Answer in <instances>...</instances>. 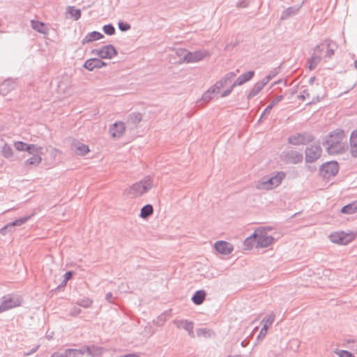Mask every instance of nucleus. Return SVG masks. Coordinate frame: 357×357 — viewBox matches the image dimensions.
I'll return each instance as SVG.
<instances>
[{"label":"nucleus","instance_id":"obj_1","mask_svg":"<svg viewBox=\"0 0 357 357\" xmlns=\"http://www.w3.org/2000/svg\"><path fill=\"white\" fill-rule=\"evenodd\" d=\"M345 139L346 134L342 129L337 128L329 132L323 141L327 153L335 155L344 153L348 147Z\"/></svg>","mask_w":357,"mask_h":357},{"label":"nucleus","instance_id":"obj_2","mask_svg":"<svg viewBox=\"0 0 357 357\" xmlns=\"http://www.w3.org/2000/svg\"><path fill=\"white\" fill-rule=\"evenodd\" d=\"M152 186V180L151 178L146 177L125 190L124 193L130 198H136L142 196L149 190L151 189Z\"/></svg>","mask_w":357,"mask_h":357},{"label":"nucleus","instance_id":"obj_3","mask_svg":"<svg viewBox=\"0 0 357 357\" xmlns=\"http://www.w3.org/2000/svg\"><path fill=\"white\" fill-rule=\"evenodd\" d=\"M286 176V173L284 172H278L276 174L268 178H264L261 181H259L256 185V188L258 190H272L278 186H279L284 178Z\"/></svg>","mask_w":357,"mask_h":357},{"label":"nucleus","instance_id":"obj_4","mask_svg":"<svg viewBox=\"0 0 357 357\" xmlns=\"http://www.w3.org/2000/svg\"><path fill=\"white\" fill-rule=\"evenodd\" d=\"M270 230L271 228L268 227H259L255 229V233H257L256 248H267L274 242V237L268 235V231Z\"/></svg>","mask_w":357,"mask_h":357},{"label":"nucleus","instance_id":"obj_5","mask_svg":"<svg viewBox=\"0 0 357 357\" xmlns=\"http://www.w3.org/2000/svg\"><path fill=\"white\" fill-rule=\"evenodd\" d=\"M314 140V136L308 132H298L287 138V142L294 146L310 144Z\"/></svg>","mask_w":357,"mask_h":357},{"label":"nucleus","instance_id":"obj_6","mask_svg":"<svg viewBox=\"0 0 357 357\" xmlns=\"http://www.w3.org/2000/svg\"><path fill=\"white\" fill-rule=\"evenodd\" d=\"M319 175L324 178H330L336 176L339 172V164L335 160L323 163L319 169Z\"/></svg>","mask_w":357,"mask_h":357},{"label":"nucleus","instance_id":"obj_7","mask_svg":"<svg viewBox=\"0 0 357 357\" xmlns=\"http://www.w3.org/2000/svg\"><path fill=\"white\" fill-rule=\"evenodd\" d=\"M356 237L353 233H345L343 231H335L329 236V239L332 243L338 245H347L351 242Z\"/></svg>","mask_w":357,"mask_h":357},{"label":"nucleus","instance_id":"obj_8","mask_svg":"<svg viewBox=\"0 0 357 357\" xmlns=\"http://www.w3.org/2000/svg\"><path fill=\"white\" fill-rule=\"evenodd\" d=\"M280 158L287 164L296 165L303 160V153L296 150H284L282 152Z\"/></svg>","mask_w":357,"mask_h":357},{"label":"nucleus","instance_id":"obj_9","mask_svg":"<svg viewBox=\"0 0 357 357\" xmlns=\"http://www.w3.org/2000/svg\"><path fill=\"white\" fill-rule=\"evenodd\" d=\"M322 148L320 144L310 145L305 149V161L306 163H312L317 161L322 154Z\"/></svg>","mask_w":357,"mask_h":357},{"label":"nucleus","instance_id":"obj_10","mask_svg":"<svg viewBox=\"0 0 357 357\" xmlns=\"http://www.w3.org/2000/svg\"><path fill=\"white\" fill-rule=\"evenodd\" d=\"M208 55V53L206 50H197L193 52H186L185 54L181 59V54L180 53V63L181 62V60L187 63H195L204 59Z\"/></svg>","mask_w":357,"mask_h":357},{"label":"nucleus","instance_id":"obj_11","mask_svg":"<svg viewBox=\"0 0 357 357\" xmlns=\"http://www.w3.org/2000/svg\"><path fill=\"white\" fill-rule=\"evenodd\" d=\"M92 54L100 59H112L117 54V51L112 45H106L100 49L93 50Z\"/></svg>","mask_w":357,"mask_h":357},{"label":"nucleus","instance_id":"obj_12","mask_svg":"<svg viewBox=\"0 0 357 357\" xmlns=\"http://www.w3.org/2000/svg\"><path fill=\"white\" fill-rule=\"evenodd\" d=\"M21 304V300L19 298H13L10 296H6L3 297V301L0 305V313L13 307L20 306Z\"/></svg>","mask_w":357,"mask_h":357},{"label":"nucleus","instance_id":"obj_13","mask_svg":"<svg viewBox=\"0 0 357 357\" xmlns=\"http://www.w3.org/2000/svg\"><path fill=\"white\" fill-rule=\"evenodd\" d=\"M32 215H33L20 218L19 219L15 220V221L8 223L6 225H5L0 229V232L3 235H6L8 231H12L13 230L14 227L21 226L22 225L26 222Z\"/></svg>","mask_w":357,"mask_h":357},{"label":"nucleus","instance_id":"obj_14","mask_svg":"<svg viewBox=\"0 0 357 357\" xmlns=\"http://www.w3.org/2000/svg\"><path fill=\"white\" fill-rule=\"evenodd\" d=\"M325 45H326V48L322 57L323 59L327 61L328 59H331L332 56L335 54V52L337 48V45L336 42L329 38L325 39Z\"/></svg>","mask_w":357,"mask_h":357},{"label":"nucleus","instance_id":"obj_15","mask_svg":"<svg viewBox=\"0 0 357 357\" xmlns=\"http://www.w3.org/2000/svg\"><path fill=\"white\" fill-rule=\"evenodd\" d=\"M322 56L319 55V49L318 47H314L313 49V53L311 56L307 60L308 68L310 70H312L321 63L322 61Z\"/></svg>","mask_w":357,"mask_h":357},{"label":"nucleus","instance_id":"obj_16","mask_svg":"<svg viewBox=\"0 0 357 357\" xmlns=\"http://www.w3.org/2000/svg\"><path fill=\"white\" fill-rule=\"evenodd\" d=\"M215 250L222 255H229L230 254L233 250V245L225 241H218L214 244Z\"/></svg>","mask_w":357,"mask_h":357},{"label":"nucleus","instance_id":"obj_17","mask_svg":"<svg viewBox=\"0 0 357 357\" xmlns=\"http://www.w3.org/2000/svg\"><path fill=\"white\" fill-rule=\"evenodd\" d=\"M126 130L125 123L118 121L112 124L109 128V133L112 137H121Z\"/></svg>","mask_w":357,"mask_h":357},{"label":"nucleus","instance_id":"obj_18","mask_svg":"<svg viewBox=\"0 0 357 357\" xmlns=\"http://www.w3.org/2000/svg\"><path fill=\"white\" fill-rule=\"evenodd\" d=\"M72 151L78 155H85L89 152V146L78 140H73L71 144Z\"/></svg>","mask_w":357,"mask_h":357},{"label":"nucleus","instance_id":"obj_19","mask_svg":"<svg viewBox=\"0 0 357 357\" xmlns=\"http://www.w3.org/2000/svg\"><path fill=\"white\" fill-rule=\"evenodd\" d=\"M107 63L102 61L100 59L93 58L87 59L84 64V68L87 69L89 71H92L95 68H100L103 66H105Z\"/></svg>","mask_w":357,"mask_h":357},{"label":"nucleus","instance_id":"obj_20","mask_svg":"<svg viewBox=\"0 0 357 357\" xmlns=\"http://www.w3.org/2000/svg\"><path fill=\"white\" fill-rule=\"evenodd\" d=\"M34 150H36V151L32 154V157L25 160V165H33L36 167L41 162L42 158L40 156V153L42 148L36 146Z\"/></svg>","mask_w":357,"mask_h":357},{"label":"nucleus","instance_id":"obj_21","mask_svg":"<svg viewBox=\"0 0 357 357\" xmlns=\"http://www.w3.org/2000/svg\"><path fill=\"white\" fill-rule=\"evenodd\" d=\"M15 82L10 79H6L0 84V94L5 96L15 89Z\"/></svg>","mask_w":357,"mask_h":357},{"label":"nucleus","instance_id":"obj_22","mask_svg":"<svg viewBox=\"0 0 357 357\" xmlns=\"http://www.w3.org/2000/svg\"><path fill=\"white\" fill-rule=\"evenodd\" d=\"M236 77V73L229 72L227 73L221 79L215 82V87L220 90L222 87H224L231 83L232 79Z\"/></svg>","mask_w":357,"mask_h":357},{"label":"nucleus","instance_id":"obj_23","mask_svg":"<svg viewBox=\"0 0 357 357\" xmlns=\"http://www.w3.org/2000/svg\"><path fill=\"white\" fill-rule=\"evenodd\" d=\"M255 72L254 70H249L242 75H241L234 82L233 86H241L245 82L250 81L255 75Z\"/></svg>","mask_w":357,"mask_h":357},{"label":"nucleus","instance_id":"obj_24","mask_svg":"<svg viewBox=\"0 0 357 357\" xmlns=\"http://www.w3.org/2000/svg\"><path fill=\"white\" fill-rule=\"evenodd\" d=\"M218 89L215 87V85H213L203 93L202 98L198 102H203L204 103L208 102L215 96L216 94L218 93Z\"/></svg>","mask_w":357,"mask_h":357},{"label":"nucleus","instance_id":"obj_25","mask_svg":"<svg viewBox=\"0 0 357 357\" xmlns=\"http://www.w3.org/2000/svg\"><path fill=\"white\" fill-rule=\"evenodd\" d=\"M350 154L353 158H357V130L351 132L349 138Z\"/></svg>","mask_w":357,"mask_h":357},{"label":"nucleus","instance_id":"obj_26","mask_svg":"<svg viewBox=\"0 0 357 357\" xmlns=\"http://www.w3.org/2000/svg\"><path fill=\"white\" fill-rule=\"evenodd\" d=\"M36 146L35 144H28L21 141L15 142L14 143V147L16 150L19 151H25L30 154H33V153L36 151V150H33Z\"/></svg>","mask_w":357,"mask_h":357},{"label":"nucleus","instance_id":"obj_27","mask_svg":"<svg viewBox=\"0 0 357 357\" xmlns=\"http://www.w3.org/2000/svg\"><path fill=\"white\" fill-rule=\"evenodd\" d=\"M206 292L204 289H199L195 291L191 298L192 302L196 305H199L202 304L206 298Z\"/></svg>","mask_w":357,"mask_h":357},{"label":"nucleus","instance_id":"obj_28","mask_svg":"<svg viewBox=\"0 0 357 357\" xmlns=\"http://www.w3.org/2000/svg\"><path fill=\"white\" fill-rule=\"evenodd\" d=\"M284 96L280 95L276 96L274 99H273L271 102V103L264 109L262 113L261 114V116L259 119L258 121H261L263 118L265 117L266 114H268L273 107L276 105L279 102H280L282 100H283Z\"/></svg>","mask_w":357,"mask_h":357},{"label":"nucleus","instance_id":"obj_29","mask_svg":"<svg viewBox=\"0 0 357 357\" xmlns=\"http://www.w3.org/2000/svg\"><path fill=\"white\" fill-rule=\"evenodd\" d=\"M84 354L87 353L91 357H97L102 355L103 348L96 345L84 346Z\"/></svg>","mask_w":357,"mask_h":357},{"label":"nucleus","instance_id":"obj_30","mask_svg":"<svg viewBox=\"0 0 357 357\" xmlns=\"http://www.w3.org/2000/svg\"><path fill=\"white\" fill-rule=\"evenodd\" d=\"M104 36L101 33L94 31L89 33L82 40V43L84 45L101 39Z\"/></svg>","mask_w":357,"mask_h":357},{"label":"nucleus","instance_id":"obj_31","mask_svg":"<svg viewBox=\"0 0 357 357\" xmlns=\"http://www.w3.org/2000/svg\"><path fill=\"white\" fill-rule=\"evenodd\" d=\"M31 24L32 29L35 31L40 33L47 34L49 29L43 22L38 20H31Z\"/></svg>","mask_w":357,"mask_h":357},{"label":"nucleus","instance_id":"obj_32","mask_svg":"<svg viewBox=\"0 0 357 357\" xmlns=\"http://www.w3.org/2000/svg\"><path fill=\"white\" fill-rule=\"evenodd\" d=\"M143 116L139 112H132L128 116V124L137 126L142 120Z\"/></svg>","mask_w":357,"mask_h":357},{"label":"nucleus","instance_id":"obj_33","mask_svg":"<svg viewBox=\"0 0 357 357\" xmlns=\"http://www.w3.org/2000/svg\"><path fill=\"white\" fill-rule=\"evenodd\" d=\"M257 233H255V230L254 232L247 237L244 242H243V246L245 250H251L255 245H257Z\"/></svg>","mask_w":357,"mask_h":357},{"label":"nucleus","instance_id":"obj_34","mask_svg":"<svg viewBox=\"0 0 357 357\" xmlns=\"http://www.w3.org/2000/svg\"><path fill=\"white\" fill-rule=\"evenodd\" d=\"M342 213L344 214H354L357 212V200L352 202L344 206L340 209Z\"/></svg>","mask_w":357,"mask_h":357},{"label":"nucleus","instance_id":"obj_35","mask_svg":"<svg viewBox=\"0 0 357 357\" xmlns=\"http://www.w3.org/2000/svg\"><path fill=\"white\" fill-rule=\"evenodd\" d=\"M180 326H182V328L188 332V335L191 337H195V333L193 331L194 324L192 321H189L188 320H180Z\"/></svg>","mask_w":357,"mask_h":357},{"label":"nucleus","instance_id":"obj_36","mask_svg":"<svg viewBox=\"0 0 357 357\" xmlns=\"http://www.w3.org/2000/svg\"><path fill=\"white\" fill-rule=\"evenodd\" d=\"M66 357H82L84 354V347L80 349H66L65 350Z\"/></svg>","mask_w":357,"mask_h":357},{"label":"nucleus","instance_id":"obj_37","mask_svg":"<svg viewBox=\"0 0 357 357\" xmlns=\"http://www.w3.org/2000/svg\"><path fill=\"white\" fill-rule=\"evenodd\" d=\"M171 315V310H167L165 312H164L163 313H162L161 314H160L158 317H157V319L156 320H153V322L159 326H161L164 324V323L166 321L168 317H169Z\"/></svg>","mask_w":357,"mask_h":357},{"label":"nucleus","instance_id":"obj_38","mask_svg":"<svg viewBox=\"0 0 357 357\" xmlns=\"http://www.w3.org/2000/svg\"><path fill=\"white\" fill-rule=\"evenodd\" d=\"M153 213V206L151 204H146L142 208L139 216L143 219H146L151 215Z\"/></svg>","mask_w":357,"mask_h":357},{"label":"nucleus","instance_id":"obj_39","mask_svg":"<svg viewBox=\"0 0 357 357\" xmlns=\"http://www.w3.org/2000/svg\"><path fill=\"white\" fill-rule=\"evenodd\" d=\"M298 8L290 6L282 11L281 19L286 20L297 13Z\"/></svg>","mask_w":357,"mask_h":357},{"label":"nucleus","instance_id":"obj_40","mask_svg":"<svg viewBox=\"0 0 357 357\" xmlns=\"http://www.w3.org/2000/svg\"><path fill=\"white\" fill-rule=\"evenodd\" d=\"M67 13L70 15L71 17L77 21L81 17V10L75 8V6H68L67 8Z\"/></svg>","mask_w":357,"mask_h":357},{"label":"nucleus","instance_id":"obj_41","mask_svg":"<svg viewBox=\"0 0 357 357\" xmlns=\"http://www.w3.org/2000/svg\"><path fill=\"white\" fill-rule=\"evenodd\" d=\"M262 89V86L258 82L255 83L252 89L247 95V99L250 100L252 98L257 96L261 91Z\"/></svg>","mask_w":357,"mask_h":357},{"label":"nucleus","instance_id":"obj_42","mask_svg":"<svg viewBox=\"0 0 357 357\" xmlns=\"http://www.w3.org/2000/svg\"><path fill=\"white\" fill-rule=\"evenodd\" d=\"M1 155L6 158H10L13 155V150L8 144H5L1 151Z\"/></svg>","mask_w":357,"mask_h":357},{"label":"nucleus","instance_id":"obj_43","mask_svg":"<svg viewBox=\"0 0 357 357\" xmlns=\"http://www.w3.org/2000/svg\"><path fill=\"white\" fill-rule=\"evenodd\" d=\"M93 303V301L89 298H84L77 301L76 304L84 308L89 307Z\"/></svg>","mask_w":357,"mask_h":357},{"label":"nucleus","instance_id":"obj_44","mask_svg":"<svg viewBox=\"0 0 357 357\" xmlns=\"http://www.w3.org/2000/svg\"><path fill=\"white\" fill-rule=\"evenodd\" d=\"M102 29L104 33L109 36L114 35L115 33V28L112 24L105 25Z\"/></svg>","mask_w":357,"mask_h":357},{"label":"nucleus","instance_id":"obj_45","mask_svg":"<svg viewBox=\"0 0 357 357\" xmlns=\"http://www.w3.org/2000/svg\"><path fill=\"white\" fill-rule=\"evenodd\" d=\"M274 319H275V315L273 314H269V315L265 317L262 320V321L265 322L264 326H266L267 328H268L273 323Z\"/></svg>","mask_w":357,"mask_h":357},{"label":"nucleus","instance_id":"obj_46","mask_svg":"<svg viewBox=\"0 0 357 357\" xmlns=\"http://www.w3.org/2000/svg\"><path fill=\"white\" fill-rule=\"evenodd\" d=\"M280 70V66H278L276 68H273L271 70L269 71L268 75H266L268 77H269V79H272L274 77H275L279 73Z\"/></svg>","mask_w":357,"mask_h":357},{"label":"nucleus","instance_id":"obj_47","mask_svg":"<svg viewBox=\"0 0 357 357\" xmlns=\"http://www.w3.org/2000/svg\"><path fill=\"white\" fill-rule=\"evenodd\" d=\"M268 328L266 326H263L257 337V340H261L265 337L267 334Z\"/></svg>","mask_w":357,"mask_h":357},{"label":"nucleus","instance_id":"obj_48","mask_svg":"<svg viewBox=\"0 0 357 357\" xmlns=\"http://www.w3.org/2000/svg\"><path fill=\"white\" fill-rule=\"evenodd\" d=\"M118 26L121 31H127L131 28L128 23L124 22H119L118 23Z\"/></svg>","mask_w":357,"mask_h":357},{"label":"nucleus","instance_id":"obj_49","mask_svg":"<svg viewBox=\"0 0 357 357\" xmlns=\"http://www.w3.org/2000/svg\"><path fill=\"white\" fill-rule=\"evenodd\" d=\"M338 354L339 357H354V355L351 352L347 350H341Z\"/></svg>","mask_w":357,"mask_h":357},{"label":"nucleus","instance_id":"obj_50","mask_svg":"<svg viewBox=\"0 0 357 357\" xmlns=\"http://www.w3.org/2000/svg\"><path fill=\"white\" fill-rule=\"evenodd\" d=\"M82 310L77 307H73L70 312V314L73 317H76L81 313Z\"/></svg>","mask_w":357,"mask_h":357},{"label":"nucleus","instance_id":"obj_51","mask_svg":"<svg viewBox=\"0 0 357 357\" xmlns=\"http://www.w3.org/2000/svg\"><path fill=\"white\" fill-rule=\"evenodd\" d=\"M234 87H235V86H233V83H232V84L230 85V86H229V89H226V90H225V91L222 93V94H221V97L225 98V97L228 96L231 93V91H233V89H234Z\"/></svg>","mask_w":357,"mask_h":357},{"label":"nucleus","instance_id":"obj_52","mask_svg":"<svg viewBox=\"0 0 357 357\" xmlns=\"http://www.w3.org/2000/svg\"><path fill=\"white\" fill-rule=\"evenodd\" d=\"M309 96L310 94L307 90L305 89L300 93V95H298V98L303 101L307 97H309Z\"/></svg>","mask_w":357,"mask_h":357},{"label":"nucleus","instance_id":"obj_53","mask_svg":"<svg viewBox=\"0 0 357 357\" xmlns=\"http://www.w3.org/2000/svg\"><path fill=\"white\" fill-rule=\"evenodd\" d=\"M318 47L319 49V55L323 56L322 54L324 52V50L326 48V45H325V40H324L323 43H321L319 45H317L314 47Z\"/></svg>","mask_w":357,"mask_h":357},{"label":"nucleus","instance_id":"obj_54","mask_svg":"<svg viewBox=\"0 0 357 357\" xmlns=\"http://www.w3.org/2000/svg\"><path fill=\"white\" fill-rule=\"evenodd\" d=\"M40 345H37L35 347L32 348L31 350L24 352L23 356H28L34 354L38 349Z\"/></svg>","mask_w":357,"mask_h":357},{"label":"nucleus","instance_id":"obj_55","mask_svg":"<svg viewBox=\"0 0 357 357\" xmlns=\"http://www.w3.org/2000/svg\"><path fill=\"white\" fill-rule=\"evenodd\" d=\"M270 81L271 79H269V77L265 76L263 79L257 82L262 86V88H264Z\"/></svg>","mask_w":357,"mask_h":357},{"label":"nucleus","instance_id":"obj_56","mask_svg":"<svg viewBox=\"0 0 357 357\" xmlns=\"http://www.w3.org/2000/svg\"><path fill=\"white\" fill-rule=\"evenodd\" d=\"M73 275V271H67L65 273V275H64L65 279L63 280L64 285L66 284V282L68 280H69L70 279L72 278Z\"/></svg>","mask_w":357,"mask_h":357},{"label":"nucleus","instance_id":"obj_57","mask_svg":"<svg viewBox=\"0 0 357 357\" xmlns=\"http://www.w3.org/2000/svg\"><path fill=\"white\" fill-rule=\"evenodd\" d=\"M207 333V330L206 328H200L197 330V335L199 337L206 336Z\"/></svg>","mask_w":357,"mask_h":357},{"label":"nucleus","instance_id":"obj_58","mask_svg":"<svg viewBox=\"0 0 357 357\" xmlns=\"http://www.w3.org/2000/svg\"><path fill=\"white\" fill-rule=\"evenodd\" d=\"M248 2L246 1H244V0L238 1L236 3V7L237 8H245V7L248 6Z\"/></svg>","mask_w":357,"mask_h":357},{"label":"nucleus","instance_id":"obj_59","mask_svg":"<svg viewBox=\"0 0 357 357\" xmlns=\"http://www.w3.org/2000/svg\"><path fill=\"white\" fill-rule=\"evenodd\" d=\"M50 357H66L65 351L63 353L54 352Z\"/></svg>","mask_w":357,"mask_h":357},{"label":"nucleus","instance_id":"obj_60","mask_svg":"<svg viewBox=\"0 0 357 357\" xmlns=\"http://www.w3.org/2000/svg\"><path fill=\"white\" fill-rule=\"evenodd\" d=\"M112 298H113V294L112 292H108L105 295V299L109 302V303H112Z\"/></svg>","mask_w":357,"mask_h":357},{"label":"nucleus","instance_id":"obj_61","mask_svg":"<svg viewBox=\"0 0 357 357\" xmlns=\"http://www.w3.org/2000/svg\"><path fill=\"white\" fill-rule=\"evenodd\" d=\"M123 356L124 357H139V356L137 354H128Z\"/></svg>","mask_w":357,"mask_h":357},{"label":"nucleus","instance_id":"obj_62","mask_svg":"<svg viewBox=\"0 0 357 357\" xmlns=\"http://www.w3.org/2000/svg\"><path fill=\"white\" fill-rule=\"evenodd\" d=\"M319 100L320 99H319V96L314 97V98H313L312 101L309 102V103H307V105H311L312 103H314V102H319Z\"/></svg>","mask_w":357,"mask_h":357},{"label":"nucleus","instance_id":"obj_63","mask_svg":"<svg viewBox=\"0 0 357 357\" xmlns=\"http://www.w3.org/2000/svg\"><path fill=\"white\" fill-rule=\"evenodd\" d=\"M315 77H311L310 79H309V81H308V83L310 84H312L315 80Z\"/></svg>","mask_w":357,"mask_h":357},{"label":"nucleus","instance_id":"obj_64","mask_svg":"<svg viewBox=\"0 0 357 357\" xmlns=\"http://www.w3.org/2000/svg\"><path fill=\"white\" fill-rule=\"evenodd\" d=\"M227 357H243L241 355H235V356H228Z\"/></svg>","mask_w":357,"mask_h":357}]
</instances>
